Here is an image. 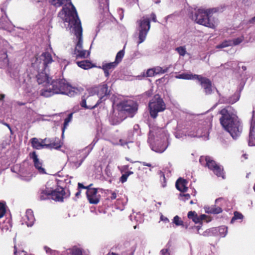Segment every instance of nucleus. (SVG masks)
Wrapping results in <instances>:
<instances>
[{"mask_svg": "<svg viewBox=\"0 0 255 255\" xmlns=\"http://www.w3.org/2000/svg\"><path fill=\"white\" fill-rule=\"evenodd\" d=\"M197 80L200 82L206 94H210L212 93L211 82L208 79L199 75Z\"/></svg>", "mask_w": 255, "mask_h": 255, "instance_id": "obj_19", "label": "nucleus"}, {"mask_svg": "<svg viewBox=\"0 0 255 255\" xmlns=\"http://www.w3.org/2000/svg\"><path fill=\"white\" fill-rule=\"evenodd\" d=\"M53 81L51 83L49 82L46 84L44 88L42 89L40 92V95L45 97H49L55 94H57L55 87H53Z\"/></svg>", "mask_w": 255, "mask_h": 255, "instance_id": "obj_17", "label": "nucleus"}, {"mask_svg": "<svg viewBox=\"0 0 255 255\" xmlns=\"http://www.w3.org/2000/svg\"><path fill=\"white\" fill-rule=\"evenodd\" d=\"M173 223L176 226H183V222L178 216H175L173 220Z\"/></svg>", "mask_w": 255, "mask_h": 255, "instance_id": "obj_41", "label": "nucleus"}, {"mask_svg": "<svg viewBox=\"0 0 255 255\" xmlns=\"http://www.w3.org/2000/svg\"><path fill=\"white\" fill-rule=\"evenodd\" d=\"M87 155L81 156L80 153H76L75 156H71L69 160L73 167H79Z\"/></svg>", "mask_w": 255, "mask_h": 255, "instance_id": "obj_21", "label": "nucleus"}, {"mask_svg": "<svg viewBox=\"0 0 255 255\" xmlns=\"http://www.w3.org/2000/svg\"><path fill=\"white\" fill-rule=\"evenodd\" d=\"M88 96V92L87 91L85 93L84 96L83 97L82 102L81 103V106L82 107L85 108V109H94L95 108H96L98 106L96 103L94 106H90H90H87V104H86L87 100L88 102H89L91 100H92V99L93 98V97H91L90 100H88L87 99V97Z\"/></svg>", "mask_w": 255, "mask_h": 255, "instance_id": "obj_29", "label": "nucleus"}, {"mask_svg": "<svg viewBox=\"0 0 255 255\" xmlns=\"http://www.w3.org/2000/svg\"><path fill=\"white\" fill-rule=\"evenodd\" d=\"M37 70L38 72L36 76L38 83L39 84H42L45 83L46 84L50 82L49 78L45 70H41V68H40V70L38 69Z\"/></svg>", "mask_w": 255, "mask_h": 255, "instance_id": "obj_22", "label": "nucleus"}, {"mask_svg": "<svg viewBox=\"0 0 255 255\" xmlns=\"http://www.w3.org/2000/svg\"><path fill=\"white\" fill-rule=\"evenodd\" d=\"M117 198V194L116 192H112L111 193V199L112 200L115 199Z\"/></svg>", "mask_w": 255, "mask_h": 255, "instance_id": "obj_63", "label": "nucleus"}, {"mask_svg": "<svg viewBox=\"0 0 255 255\" xmlns=\"http://www.w3.org/2000/svg\"><path fill=\"white\" fill-rule=\"evenodd\" d=\"M53 61L51 55L48 52L42 53L39 57H36L34 63H32L33 67L36 69L46 70L48 64Z\"/></svg>", "mask_w": 255, "mask_h": 255, "instance_id": "obj_10", "label": "nucleus"}, {"mask_svg": "<svg viewBox=\"0 0 255 255\" xmlns=\"http://www.w3.org/2000/svg\"><path fill=\"white\" fill-rule=\"evenodd\" d=\"M150 17L145 15L142 17V18L138 21V44L142 43L146 37L147 34L150 28V22L149 20Z\"/></svg>", "mask_w": 255, "mask_h": 255, "instance_id": "obj_8", "label": "nucleus"}, {"mask_svg": "<svg viewBox=\"0 0 255 255\" xmlns=\"http://www.w3.org/2000/svg\"><path fill=\"white\" fill-rule=\"evenodd\" d=\"M120 144L122 146H124L125 145L128 144V142H125L123 139H120L119 141Z\"/></svg>", "mask_w": 255, "mask_h": 255, "instance_id": "obj_64", "label": "nucleus"}, {"mask_svg": "<svg viewBox=\"0 0 255 255\" xmlns=\"http://www.w3.org/2000/svg\"><path fill=\"white\" fill-rule=\"evenodd\" d=\"M22 86L25 92L27 94H33L36 91L35 87L32 84V82L29 78H27V81L26 80H24Z\"/></svg>", "mask_w": 255, "mask_h": 255, "instance_id": "obj_23", "label": "nucleus"}, {"mask_svg": "<svg viewBox=\"0 0 255 255\" xmlns=\"http://www.w3.org/2000/svg\"><path fill=\"white\" fill-rule=\"evenodd\" d=\"M192 221L195 223H198L200 222V219H199V217L198 216L197 214L193 218Z\"/></svg>", "mask_w": 255, "mask_h": 255, "instance_id": "obj_59", "label": "nucleus"}, {"mask_svg": "<svg viewBox=\"0 0 255 255\" xmlns=\"http://www.w3.org/2000/svg\"><path fill=\"white\" fill-rule=\"evenodd\" d=\"M149 108L151 117L155 118L159 112L165 109V105L162 99L158 96L155 95L149 103Z\"/></svg>", "mask_w": 255, "mask_h": 255, "instance_id": "obj_9", "label": "nucleus"}, {"mask_svg": "<svg viewBox=\"0 0 255 255\" xmlns=\"http://www.w3.org/2000/svg\"><path fill=\"white\" fill-rule=\"evenodd\" d=\"M219 235L221 237H225L228 233V228L226 226H221L218 228Z\"/></svg>", "mask_w": 255, "mask_h": 255, "instance_id": "obj_35", "label": "nucleus"}, {"mask_svg": "<svg viewBox=\"0 0 255 255\" xmlns=\"http://www.w3.org/2000/svg\"><path fill=\"white\" fill-rule=\"evenodd\" d=\"M150 18L152 19V20L153 22H156L157 21L156 16V15H155V14L154 13H152L151 14Z\"/></svg>", "mask_w": 255, "mask_h": 255, "instance_id": "obj_61", "label": "nucleus"}, {"mask_svg": "<svg viewBox=\"0 0 255 255\" xmlns=\"http://www.w3.org/2000/svg\"><path fill=\"white\" fill-rule=\"evenodd\" d=\"M222 212V210L220 207L214 208L212 209L211 213L213 214H219Z\"/></svg>", "mask_w": 255, "mask_h": 255, "instance_id": "obj_51", "label": "nucleus"}, {"mask_svg": "<svg viewBox=\"0 0 255 255\" xmlns=\"http://www.w3.org/2000/svg\"><path fill=\"white\" fill-rule=\"evenodd\" d=\"M249 145L255 146V111H253L249 134Z\"/></svg>", "mask_w": 255, "mask_h": 255, "instance_id": "obj_18", "label": "nucleus"}, {"mask_svg": "<svg viewBox=\"0 0 255 255\" xmlns=\"http://www.w3.org/2000/svg\"><path fill=\"white\" fill-rule=\"evenodd\" d=\"M30 158L32 159L35 168L37 170L38 172L40 174L46 173L45 170L43 167L42 161L38 157L36 152L33 151L30 154Z\"/></svg>", "mask_w": 255, "mask_h": 255, "instance_id": "obj_15", "label": "nucleus"}, {"mask_svg": "<svg viewBox=\"0 0 255 255\" xmlns=\"http://www.w3.org/2000/svg\"><path fill=\"white\" fill-rule=\"evenodd\" d=\"M24 220L28 227H31L33 225L35 219L31 210L28 209L26 210Z\"/></svg>", "mask_w": 255, "mask_h": 255, "instance_id": "obj_24", "label": "nucleus"}, {"mask_svg": "<svg viewBox=\"0 0 255 255\" xmlns=\"http://www.w3.org/2000/svg\"><path fill=\"white\" fill-rule=\"evenodd\" d=\"M187 181L181 178H179L176 182V188L182 192H184L187 191L188 187H187Z\"/></svg>", "mask_w": 255, "mask_h": 255, "instance_id": "obj_25", "label": "nucleus"}, {"mask_svg": "<svg viewBox=\"0 0 255 255\" xmlns=\"http://www.w3.org/2000/svg\"><path fill=\"white\" fill-rule=\"evenodd\" d=\"M196 214L195 211H190L188 213V218L192 220L193 218L194 217Z\"/></svg>", "mask_w": 255, "mask_h": 255, "instance_id": "obj_56", "label": "nucleus"}, {"mask_svg": "<svg viewBox=\"0 0 255 255\" xmlns=\"http://www.w3.org/2000/svg\"><path fill=\"white\" fill-rule=\"evenodd\" d=\"M155 75H156L154 73L153 68L149 69L146 71V76L147 77H152L154 76Z\"/></svg>", "mask_w": 255, "mask_h": 255, "instance_id": "obj_49", "label": "nucleus"}, {"mask_svg": "<svg viewBox=\"0 0 255 255\" xmlns=\"http://www.w3.org/2000/svg\"><path fill=\"white\" fill-rule=\"evenodd\" d=\"M46 140V139L45 138L42 140V142H40L37 138L35 137L32 138L31 139L32 146L33 148L37 149L45 147V144H43V143H44Z\"/></svg>", "mask_w": 255, "mask_h": 255, "instance_id": "obj_28", "label": "nucleus"}, {"mask_svg": "<svg viewBox=\"0 0 255 255\" xmlns=\"http://www.w3.org/2000/svg\"><path fill=\"white\" fill-rule=\"evenodd\" d=\"M87 197L90 204H97L100 199L101 196L98 194V189H89L87 191Z\"/></svg>", "mask_w": 255, "mask_h": 255, "instance_id": "obj_14", "label": "nucleus"}, {"mask_svg": "<svg viewBox=\"0 0 255 255\" xmlns=\"http://www.w3.org/2000/svg\"><path fill=\"white\" fill-rule=\"evenodd\" d=\"M240 94L239 92L235 93L228 99H225L224 98H221L219 100L221 103H228L233 104L237 102L240 99Z\"/></svg>", "mask_w": 255, "mask_h": 255, "instance_id": "obj_26", "label": "nucleus"}, {"mask_svg": "<svg viewBox=\"0 0 255 255\" xmlns=\"http://www.w3.org/2000/svg\"><path fill=\"white\" fill-rule=\"evenodd\" d=\"M71 255H84L85 254H83L81 249L77 248H74L70 250Z\"/></svg>", "mask_w": 255, "mask_h": 255, "instance_id": "obj_39", "label": "nucleus"}, {"mask_svg": "<svg viewBox=\"0 0 255 255\" xmlns=\"http://www.w3.org/2000/svg\"><path fill=\"white\" fill-rule=\"evenodd\" d=\"M231 107H227L220 111V123L233 138L236 139L242 132V126L237 116L231 113Z\"/></svg>", "mask_w": 255, "mask_h": 255, "instance_id": "obj_2", "label": "nucleus"}, {"mask_svg": "<svg viewBox=\"0 0 255 255\" xmlns=\"http://www.w3.org/2000/svg\"><path fill=\"white\" fill-rule=\"evenodd\" d=\"M218 11L217 8L203 9H199L195 13V21L198 24L206 27L215 28L218 24V20L211 14Z\"/></svg>", "mask_w": 255, "mask_h": 255, "instance_id": "obj_4", "label": "nucleus"}, {"mask_svg": "<svg viewBox=\"0 0 255 255\" xmlns=\"http://www.w3.org/2000/svg\"><path fill=\"white\" fill-rule=\"evenodd\" d=\"M54 183L53 181H49L47 183L45 188L41 189L39 191V198L41 200L49 199L51 197L52 187L50 186Z\"/></svg>", "mask_w": 255, "mask_h": 255, "instance_id": "obj_16", "label": "nucleus"}, {"mask_svg": "<svg viewBox=\"0 0 255 255\" xmlns=\"http://www.w3.org/2000/svg\"><path fill=\"white\" fill-rule=\"evenodd\" d=\"M117 62H115L110 63L103 62L102 66L99 67V68L103 69L104 72L105 76L108 77L110 73L117 67Z\"/></svg>", "mask_w": 255, "mask_h": 255, "instance_id": "obj_20", "label": "nucleus"}, {"mask_svg": "<svg viewBox=\"0 0 255 255\" xmlns=\"http://www.w3.org/2000/svg\"><path fill=\"white\" fill-rule=\"evenodd\" d=\"M248 158V155L246 153H244L241 156V160L244 161V160L247 159Z\"/></svg>", "mask_w": 255, "mask_h": 255, "instance_id": "obj_62", "label": "nucleus"}, {"mask_svg": "<svg viewBox=\"0 0 255 255\" xmlns=\"http://www.w3.org/2000/svg\"><path fill=\"white\" fill-rule=\"evenodd\" d=\"M190 198V195L189 194L180 193L179 197V199L184 202L188 200Z\"/></svg>", "mask_w": 255, "mask_h": 255, "instance_id": "obj_44", "label": "nucleus"}, {"mask_svg": "<svg viewBox=\"0 0 255 255\" xmlns=\"http://www.w3.org/2000/svg\"><path fill=\"white\" fill-rule=\"evenodd\" d=\"M118 106L121 110L131 114L135 112L137 110L136 104L130 100L122 101L118 105Z\"/></svg>", "mask_w": 255, "mask_h": 255, "instance_id": "obj_12", "label": "nucleus"}, {"mask_svg": "<svg viewBox=\"0 0 255 255\" xmlns=\"http://www.w3.org/2000/svg\"><path fill=\"white\" fill-rule=\"evenodd\" d=\"M214 230H216V229L213 228L209 229L205 231L202 235L204 236H210L211 235V233H212Z\"/></svg>", "mask_w": 255, "mask_h": 255, "instance_id": "obj_52", "label": "nucleus"}, {"mask_svg": "<svg viewBox=\"0 0 255 255\" xmlns=\"http://www.w3.org/2000/svg\"><path fill=\"white\" fill-rule=\"evenodd\" d=\"M8 22L7 21L3 22L2 19L0 20V28L6 29Z\"/></svg>", "mask_w": 255, "mask_h": 255, "instance_id": "obj_50", "label": "nucleus"}, {"mask_svg": "<svg viewBox=\"0 0 255 255\" xmlns=\"http://www.w3.org/2000/svg\"><path fill=\"white\" fill-rule=\"evenodd\" d=\"M5 207L4 204L0 203V218H2L5 213Z\"/></svg>", "mask_w": 255, "mask_h": 255, "instance_id": "obj_47", "label": "nucleus"}, {"mask_svg": "<svg viewBox=\"0 0 255 255\" xmlns=\"http://www.w3.org/2000/svg\"><path fill=\"white\" fill-rule=\"evenodd\" d=\"M199 161L202 165L207 166L209 169L212 170L218 177L224 178L225 175L222 167L217 164L211 157L202 156L200 157Z\"/></svg>", "mask_w": 255, "mask_h": 255, "instance_id": "obj_7", "label": "nucleus"}, {"mask_svg": "<svg viewBox=\"0 0 255 255\" xmlns=\"http://www.w3.org/2000/svg\"><path fill=\"white\" fill-rule=\"evenodd\" d=\"M130 242L132 244L131 248L134 249L136 248L137 245L136 240L135 239H134L130 241Z\"/></svg>", "mask_w": 255, "mask_h": 255, "instance_id": "obj_58", "label": "nucleus"}, {"mask_svg": "<svg viewBox=\"0 0 255 255\" xmlns=\"http://www.w3.org/2000/svg\"><path fill=\"white\" fill-rule=\"evenodd\" d=\"M48 1L56 7H59L63 4V0H48Z\"/></svg>", "mask_w": 255, "mask_h": 255, "instance_id": "obj_43", "label": "nucleus"}, {"mask_svg": "<svg viewBox=\"0 0 255 255\" xmlns=\"http://www.w3.org/2000/svg\"><path fill=\"white\" fill-rule=\"evenodd\" d=\"M11 228V225L10 223L9 220H8L6 223V224L4 226L2 227L1 230L3 232L7 231L8 230H9Z\"/></svg>", "mask_w": 255, "mask_h": 255, "instance_id": "obj_46", "label": "nucleus"}, {"mask_svg": "<svg viewBox=\"0 0 255 255\" xmlns=\"http://www.w3.org/2000/svg\"><path fill=\"white\" fill-rule=\"evenodd\" d=\"M160 254L162 255H170L168 248L163 249L160 251Z\"/></svg>", "mask_w": 255, "mask_h": 255, "instance_id": "obj_53", "label": "nucleus"}, {"mask_svg": "<svg viewBox=\"0 0 255 255\" xmlns=\"http://www.w3.org/2000/svg\"><path fill=\"white\" fill-rule=\"evenodd\" d=\"M98 139L96 138H95L94 140H93L91 144L88 146V148L90 149V151L92 150L94 146H95V144L97 142Z\"/></svg>", "mask_w": 255, "mask_h": 255, "instance_id": "obj_55", "label": "nucleus"}, {"mask_svg": "<svg viewBox=\"0 0 255 255\" xmlns=\"http://www.w3.org/2000/svg\"><path fill=\"white\" fill-rule=\"evenodd\" d=\"M59 16L63 19L66 28L75 36L74 41L75 48L73 54L77 58H86L90 51L83 49L82 28L76 8L70 2L65 4L59 12Z\"/></svg>", "mask_w": 255, "mask_h": 255, "instance_id": "obj_1", "label": "nucleus"}, {"mask_svg": "<svg viewBox=\"0 0 255 255\" xmlns=\"http://www.w3.org/2000/svg\"><path fill=\"white\" fill-rule=\"evenodd\" d=\"M25 174V173L22 172L21 175V176L23 180H26V181H29L31 179V178L32 177V174L29 173L27 176H26Z\"/></svg>", "mask_w": 255, "mask_h": 255, "instance_id": "obj_48", "label": "nucleus"}, {"mask_svg": "<svg viewBox=\"0 0 255 255\" xmlns=\"http://www.w3.org/2000/svg\"><path fill=\"white\" fill-rule=\"evenodd\" d=\"M78 66L85 70L90 69L92 67V63L88 60H84L77 62Z\"/></svg>", "mask_w": 255, "mask_h": 255, "instance_id": "obj_31", "label": "nucleus"}, {"mask_svg": "<svg viewBox=\"0 0 255 255\" xmlns=\"http://www.w3.org/2000/svg\"><path fill=\"white\" fill-rule=\"evenodd\" d=\"M160 220L165 222V223H168L169 222V220L166 217H164L163 215H161L160 216Z\"/></svg>", "mask_w": 255, "mask_h": 255, "instance_id": "obj_60", "label": "nucleus"}, {"mask_svg": "<svg viewBox=\"0 0 255 255\" xmlns=\"http://www.w3.org/2000/svg\"><path fill=\"white\" fill-rule=\"evenodd\" d=\"M73 114H70L68 117L65 119L64 124V128H66V127L68 125L69 123L71 121L72 119Z\"/></svg>", "mask_w": 255, "mask_h": 255, "instance_id": "obj_45", "label": "nucleus"}, {"mask_svg": "<svg viewBox=\"0 0 255 255\" xmlns=\"http://www.w3.org/2000/svg\"><path fill=\"white\" fill-rule=\"evenodd\" d=\"M176 51L181 56H184L186 53V48L185 46H180L176 48Z\"/></svg>", "mask_w": 255, "mask_h": 255, "instance_id": "obj_38", "label": "nucleus"}, {"mask_svg": "<svg viewBox=\"0 0 255 255\" xmlns=\"http://www.w3.org/2000/svg\"><path fill=\"white\" fill-rule=\"evenodd\" d=\"M243 218V215L238 212L234 213V216L231 220V223H233L234 221L237 219H242Z\"/></svg>", "mask_w": 255, "mask_h": 255, "instance_id": "obj_42", "label": "nucleus"}, {"mask_svg": "<svg viewBox=\"0 0 255 255\" xmlns=\"http://www.w3.org/2000/svg\"><path fill=\"white\" fill-rule=\"evenodd\" d=\"M62 144V142L59 138H56L54 142H51L49 144H45V147L49 148L58 149L61 147Z\"/></svg>", "mask_w": 255, "mask_h": 255, "instance_id": "obj_30", "label": "nucleus"}, {"mask_svg": "<svg viewBox=\"0 0 255 255\" xmlns=\"http://www.w3.org/2000/svg\"><path fill=\"white\" fill-rule=\"evenodd\" d=\"M244 40V37L243 36H241L238 38H235L234 39L231 40L233 45H237L242 42Z\"/></svg>", "mask_w": 255, "mask_h": 255, "instance_id": "obj_40", "label": "nucleus"}, {"mask_svg": "<svg viewBox=\"0 0 255 255\" xmlns=\"http://www.w3.org/2000/svg\"><path fill=\"white\" fill-rule=\"evenodd\" d=\"M55 87L57 94L74 96L79 91L77 88L72 87L65 79L53 81V87Z\"/></svg>", "mask_w": 255, "mask_h": 255, "instance_id": "obj_6", "label": "nucleus"}, {"mask_svg": "<svg viewBox=\"0 0 255 255\" xmlns=\"http://www.w3.org/2000/svg\"><path fill=\"white\" fill-rule=\"evenodd\" d=\"M170 66L171 65L165 68H162L159 66L155 67L153 68L154 73H155V75L165 73L168 71Z\"/></svg>", "mask_w": 255, "mask_h": 255, "instance_id": "obj_32", "label": "nucleus"}, {"mask_svg": "<svg viewBox=\"0 0 255 255\" xmlns=\"http://www.w3.org/2000/svg\"><path fill=\"white\" fill-rule=\"evenodd\" d=\"M199 77V75L192 74L190 72L183 73L175 76L176 79L184 80H193L197 79Z\"/></svg>", "mask_w": 255, "mask_h": 255, "instance_id": "obj_27", "label": "nucleus"}, {"mask_svg": "<svg viewBox=\"0 0 255 255\" xmlns=\"http://www.w3.org/2000/svg\"><path fill=\"white\" fill-rule=\"evenodd\" d=\"M1 60V66H6L8 64V59L7 58V55L5 52H4L1 54V56L0 57Z\"/></svg>", "mask_w": 255, "mask_h": 255, "instance_id": "obj_36", "label": "nucleus"}, {"mask_svg": "<svg viewBox=\"0 0 255 255\" xmlns=\"http://www.w3.org/2000/svg\"><path fill=\"white\" fill-rule=\"evenodd\" d=\"M232 46V43L231 40H226L220 44L216 46V48H223L228 46Z\"/></svg>", "mask_w": 255, "mask_h": 255, "instance_id": "obj_37", "label": "nucleus"}, {"mask_svg": "<svg viewBox=\"0 0 255 255\" xmlns=\"http://www.w3.org/2000/svg\"><path fill=\"white\" fill-rule=\"evenodd\" d=\"M69 196V194L66 195L64 190L62 187H58L56 189L52 188L51 198L53 200L59 202H62L64 198Z\"/></svg>", "mask_w": 255, "mask_h": 255, "instance_id": "obj_13", "label": "nucleus"}, {"mask_svg": "<svg viewBox=\"0 0 255 255\" xmlns=\"http://www.w3.org/2000/svg\"><path fill=\"white\" fill-rule=\"evenodd\" d=\"M178 130L175 132V136L177 138H182L184 136H187L186 133L185 131V129L182 132H180V130L182 129L181 127L180 126V125L178 124L177 126Z\"/></svg>", "mask_w": 255, "mask_h": 255, "instance_id": "obj_33", "label": "nucleus"}, {"mask_svg": "<svg viewBox=\"0 0 255 255\" xmlns=\"http://www.w3.org/2000/svg\"><path fill=\"white\" fill-rule=\"evenodd\" d=\"M129 174H123L121 176V177L120 181L122 183L125 182L127 180V179H128V176H129Z\"/></svg>", "mask_w": 255, "mask_h": 255, "instance_id": "obj_54", "label": "nucleus"}, {"mask_svg": "<svg viewBox=\"0 0 255 255\" xmlns=\"http://www.w3.org/2000/svg\"><path fill=\"white\" fill-rule=\"evenodd\" d=\"M44 250H45V252H46V253L53 254L54 255H55V251H52L49 248H48L47 247H44Z\"/></svg>", "mask_w": 255, "mask_h": 255, "instance_id": "obj_57", "label": "nucleus"}, {"mask_svg": "<svg viewBox=\"0 0 255 255\" xmlns=\"http://www.w3.org/2000/svg\"><path fill=\"white\" fill-rule=\"evenodd\" d=\"M88 96L87 99L89 100L91 97H93L97 100L96 104L99 105L103 101L106 100V97L109 94L108 87L107 84H103L98 86L91 87L87 89Z\"/></svg>", "mask_w": 255, "mask_h": 255, "instance_id": "obj_5", "label": "nucleus"}, {"mask_svg": "<svg viewBox=\"0 0 255 255\" xmlns=\"http://www.w3.org/2000/svg\"><path fill=\"white\" fill-rule=\"evenodd\" d=\"M124 55L125 51L124 49L119 51L116 55V59L114 62H117V64L118 65V64L122 61Z\"/></svg>", "mask_w": 255, "mask_h": 255, "instance_id": "obj_34", "label": "nucleus"}, {"mask_svg": "<svg viewBox=\"0 0 255 255\" xmlns=\"http://www.w3.org/2000/svg\"><path fill=\"white\" fill-rule=\"evenodd\" d=\"M168 134L165 129L157 128H151L149 131L148 142L153 151L162 153L168 147Z\"/></svg>", "mask_w": 255, "mask_h": 255, "instance_id": "obj_3", "label": "nucleus"}, {"mask_svg": "<svg viewBox=\"0 0 255 255\" xmlns=\"http://www.w3.org/2000/svg\"><path fill=\"white\" fill-rule=\"evenodd\" d=\"M187 136L190 137H204L209 135V128L205 127L202 129H196L194 126H188L184 128Z\"/></svg>", "mask_w": 255, "mask_h": 255, "instance_id": "obj_11", "label": "nucleus"}]
</instances>
